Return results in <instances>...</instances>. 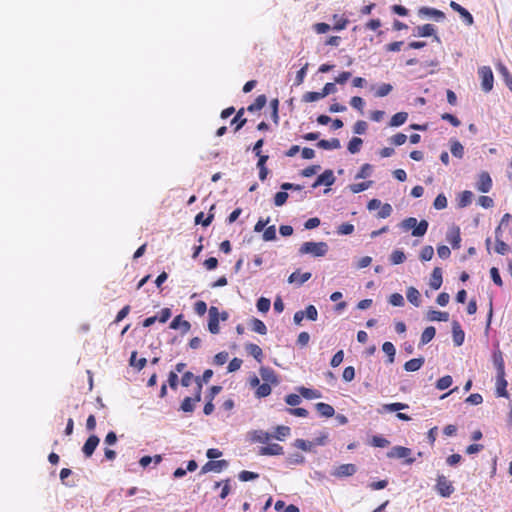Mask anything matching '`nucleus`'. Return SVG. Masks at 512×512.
<instances>
[{
    "instance_id": "f257e3e1",
    "label": "nucleus",
    "mask_w": 512,
    "mask_h": 512,
    "mask_svg": "<svg viewBox=\"0 0 512 512\" xmlns=\"http://www.w3.org/2000/svg\"><path fill=\"white\" fill-rule=\"evenodd\" d=\"M327 251L326 242H304L299 249L300 254H311L315 257H322L326 255Z\"/></svg>"
},
{
    "instance_id": "f03ea898",
    "label": "nucleus",
    "mask_w": 512,
    "mask_h": 512,
    "mask_svg": "<svg viewBox=\"0 0 512 512\" xmlns=\"http://www.w3.org/2000/svg\"><path fill=\"white\" fill-rule=\"evenodd\" d=\"M402 227L406 230L412 229V235L420 237L426 234L428 222L426 220H421L418 223L416 218L409 217L402 221Z\"/></svg>"
},
{
    "instance_id": "7ed1b4c3",
    "label": "nucleus",
    "mask_w": 512,
    "mask_h": 512,
    "mask_svg": "<svg viewBox=\"0 0 512 512\" xmlns=\"http://www.w3.org/2000/svg\"><path fill=\"white\" fill-rule=\"evenodd\" d=\"M197 381V389L194 398L186 397L181 403V410L184 412H193L195 403L201 400L202 383L199 379Z\"/></svg>"
},
{
    "instance_id": "20e7f679",
    "label": "nucleus",
    "mask_w": 512,
    "mask_h": 512,
    "mask_svg": "<svg viewBox=\"0 0 512 512\" xmlns=\"http://www.w3.org/2000/svg\"><path fill=\"white\" fill-rule=\"evenodd\" d=\"M481 78V86L485 92H489L493 88L494 76L490 67L483 66L478 71Z\"/></svg>"
},
{
    "instance_id": "39448f33",
    "label": "nucleus",
    "mask_w": 512,
    "mask_h": 512,
    "mask_svg": "<svg viewBox=\"0 0 512 512\" xmlns=\"http://www.w3.org/2000/svg\"><path fill=\"white\" fill-rule=\"evenodd\" d=\"M436 490L442 497H449L454 492L452 482L444 475H438L436 480Z\"/></svg>"
},
{
    "instance_id": "423d86ee",
    "label": "nucleus",
    "mask_w": 512,
    "mask_h": 512,
    "mask_svg": "<svg viewBox=\"0 0 512 512\" xmlns=\"http://www.w3.org/2000/svg\"><path fill=\"white\" fill-rule=\"evenodd\" d=\"M411 455V449L404 446H394L388 453V458H406L405 463L411 465L415 459L409 457Z\"/></svg>"
},
{
    "instance_id": "0eeeda50",
    "label": "nucleus",
    "mask_w": 512,
    "mask_h": 512,
    "mask_svg": "<svg viewBox=\"0 0 512 512\" xmlns=\"http://www.w3.org/2000/svg\"><path fill=\"white\" fill-rule=\"evenodd\" d=\"M219 317L220 313L218 311V308L215 306L210 307L208 329L212 334H218L220 331Z\"/></svg>"
},
{
    "instance_id": "6e6552de",
    "label": "nucleus",
    "mask_w": 512,
    "mask_h": 512,
    "mask_svg": "<svg viewBox=\"0 0 512 512\" xmlns=\"http://www.w3.org/2000/svg\"><path fill=\"white\" fill-rule=\"evenodd\" d=\"M228 461L226 460H210L205 463L201 468V473H207L210 471L221 472L223 469L228 467Z\"/></svg>"
},
{
    "instance_id": "1a4fd4ad",
    "label": "nucleus",
    "mask_w": 512,
    "mask_h": 512,
    "mask_svg": "<svg viewBox=\"0 0 512 512\" xmlns=\"http://www.w3.org/2000/svg\"><path fill=\"white\" fill-rule=\"evenodd\" d=\"M99 442L100 439L97 435H91L88 437V439L86 440L82 447V452L85 455V457L89 458L93 455L94 451L99 445Z\"/></svg>"
},
{
    "instance_id": "9d476101",
    "label": "nucleus",
    "mask_w": 512,
    "mask_h": 512,
    "mask_svg": "<svg viewBox=\"0 0 512 512\" xmlns=\"http://www.w3.org/2000/svg\"><path fill=\"white\" fill-rule=\"evenodd\" d=\"M259 372L264 383H268L270 385H277L279 383L278 376L272 368L261 367Z\"/></svg>"
},
{
    "instance_id": "9b49d317",
    "label": "nucleus",
    "mask_w": 512,
    "mask_h": 512,
    "mask_svg": "<svg viewBox=\"0 0 512 512\" xmlns=\"http://www.w3.org/2000/svg\"><path fill=\"white\" fill-rule=\"evenodd\" d=\"M477 190L482 193H487L492 188V179L487 172H482L477 181Z\"/></svg>"
},
{
    "instance_id": "f8f14e48",
    "label": "nucleus",
    "mask_w": 512,
    "mask_h": 512,
    "mask_svg": "<svg viewBox=\"0 0 512 512\" xmlns=\"http://www.w3.org/2000/svg\"><path fill=\"white\" fill-rule=\"evenodd\" d=\"M335 182V177L332 170H325L321 175H319L312 185L313 188H316L320 185L331 186Z\"/></svg>"
},
{
    "instance_id": "ddd939ff",
    "label": "nucleus",
    "mask_w": 512,
    "mask_h": 512,
    "mask_svg": "<svg viewBox=\"0 0 512 512\" xmlns=\"http://www.w3.org/2000/svg\"><path fill=\"white\" fill-rule=\"evenodd\" d=\"M446 238L454 249L460 248L461 234L460 228L458 226L451 227L447 233Z\"/></svg>"
},
{
    "instance_id": "4468645a",
    "label": "nucleus",
    "mask_w": 512,
    "mask_h": 512,
    "mask_svg": "<svg viewBox=\"0 0 512 512\" xmlns=\"http://www.w3.org/2000/svg\"><path fill=\"white\" fill-rule=\"evenodd\" d=\"M283 453V447L277 443L268 444L267 446H263L259 449V455L262 456L282 455Z\"/></svg>"
},
{
    "instance_id": "2eb2a0df",
    "label": "nucleus",
    "mask_w": 512,
    "mask_h": 512,
    "mask_svg": "<svg viewBox=\"0 0 512 512\" xmlns=\"http://www.w3.org/2000/svg\"><path fill=\"white\" fill-rule=\"evenodd\" d=\"M356 470L357 469L354 464H342L339 467H337L335 472H333V475L336 477L352 476L356 473Z\"/></svg>"
},
{
    "instance_id": "dca6fc26",
    "label": "nucleus",
    "mask_w": 512,
    "mask_h": 512,
    "mask_svg": "<svg viewBox=\"0 0 512 512\" xmlns=\"http://www.w3.org/2000/svg\"><path fill=\"white\" fill-rule=\"evenodd\" d=\"M170 328L171 329H182L183 333H187L190 330L191 325L188 321L183 319L182 315H178L170 323Z\"/></svg>"
},
{
    "instance_id": "f3484780",
    "label": "nucleus",
    "mask_w": 512,
    "mask_h": 512,
    "mask_svg": "<svg viewBox=\"0 0 512 512\" xmlns=\"http://www.w3.org/2000/svg\"><path fill=\"white\" fill-rule=\"evenodd\" d=\"M452 332H453V341L456 346H461L464 342L465 334L461 329L460 324L457 321H454L452 324Z\"/></svg>"
},
{
    "instance_id": "a211bd4d",
    "label": "nucleus",
    "mask_w": 512,
    "mask_h": 512,
    "mask_svg": "<svg viewBox=\"0 0 512 512\" xmlns=\"http://www.w3.org/2000/svg\"><path fill=\"white\" fill-rule=\"evenodd\" d=\"M495 234H496L495 252L500 255H505L509 250V246L504 241H502L500 239L501 226H498L496 228Z\"/></svg>"
},
{
    "instance_id": "6ab92c4d",
    "label": "nucleus",
    "mask_w": 512,
    "mask_h": 512,
    "mask_svg": "<svg viewBox=\"0 0 512 512\" xmlns=\"http://www.w3.org/2000/svg\"><path fill=\"white\" fill-rule=\"evenodd\" d=\"M245 349L249 353V355H251L257 362H262L263 351L257 344L248 343L246 344Z\"/></svg>"
},
{
    "instance_id": "aec40b11",
    "label": "nucleus",
    "mask_w": 512,
    "mask_h": 512,
    "mask_svg": "<svg viewBox=\"0 0 512 512\" xmlns=\"http://www.w3.org/2000/svg\"><path fill=\"white\" fill-rule=\"evenodd\" d=\"M442 282V270L439 267H435L431 275L430 287L434 290H438L441 287Z\"/></svg>"
},
{
    "instance_id": "412c9836",
    "label": "nucleus",
    "mask_w": 512,
    "mask_h": 512,
    "mask_svg": "<svg viewBox=\"0 0 512 512\" xmlns=\"http://www.w3.org/2000/svg\"><path fill=\"white\" fill-rule=\"evenodd\" d=\"M493 364L496 368L497 375L505 374V363H504L502 352L500 350L494 351Z\"/></svg>"
},
{
    "instance_id": "4be33fe9",
    "label": "nucleus",
    "mask_w": 512,
    "mask_h": 512,
    "mask_svg": "<svg viewBox=\"0 0 512 512\" xmlns=\"http://www.w3.org/2000/svg\"><path fill=\"white\" fill-rule=\"evenodd\" d=\"M317 147L325 150L339 149L341 147L340 141L337 138H332L330 140H320L317 142Z\"/></svg>"
},
{
    "instance_id": "5701e85b",
    "label": "nucleus",
    "mask_w": 512,
    "mask_h": 512,
    "mask_svg": "<svg viewBox=\"0 0 512 512\" xmlns=\"http://www.w3.org/2000/svg\"><path fill=\"white\" fill-rule=\"evenodd\" d=\"M507 381L505 380V374H498L496 380V392L500 397H507L508 393L506 390Z\"/></svg>"
},
{
    "instance_id": "b1692460",
    "label": "nucleus",
    "mask_w": 512,
    "mask_h": 512,
    "mask_svg": "<svg viewBox=\"0 0 512 512\" xmlns=\"http://www.w3.org/2000/svg\"><path fill=\"white\" fill-rule=\"evenodd\" d=\"M315 408L321 416L326 417V418L332 417L335 413L334 408L330 404H327L324 402L317 403L315 405Z\"/></svg>"
},
{
    "instance_id": "393cba45",
    "label": "nucleus",
    "mask_w": 512,
    "mask_h": 512,
    "mask_svg": "<svg viewBox=\"0 0 512 512\" xmlns=\"http://www.w3.org/2000/svg\"><path fill=\"white\" fill-rule=\"evenodd\" d=\"M310 278H311L310 272H305L303 274H300L299 271H295L289 276L288 282L289 283H297L298 285H302L303 283L308 281Z\"/></svg>"
},
{
    "instance_id": "a878e982",
    "label": "nucleus",
    "mask_w": 512,
    "mask_h": 512,
    "mask_svg": "<svg viewBox=\"0 0 512 512\" xmlns=\"http://www.w3.org/2000/svg\"><path fill=\"white\" fill-rule=\"evenodd\" d=\"M230 482H231V480L229 478L222 480V481L215 482L214 489L221 487V492L219 495V497L221 499H225L229 495V493L231 491Z\"/></svg>"
},
{
    "instance_id": "bb28decb",
    "label": "nucleus",
    "mask_w": 512,
    "mask_h": 512,
    "mask_svg": "<svg viewBox=\"0 0 512 512\" xmlns=\"http://www.w3.org/2000/svg\"><path fill=\"white\" fill-rule=\"evenodd\" d=\"M450 151H451L452 155L456 158L462 159L464 156V147L456 139L450 140Z\"/></svg>"
},
{
    "instance_id": "cd10ccee",
    "label": "nucleus",
    "mask_w": 512,
    "mask_h": 512,
    "mask_svg": "<svg viewBox=\"0 0 512 512\" xmlns=\"http://www.w3.org/2000/svg\"><path fill=\"white\" fill-rule=\"evenodd\" d=\"M424 364V358H413L404 364V369L408 372H414L419 370Z\"/></svg>"
},
{
    "instance_id": "c85d7f7f",
    "label": "nucleus",
    "mask_w": 512,
    "mask_h": 512,
    "mask_svg": "<svg viewBox=\"0 0 512 512\" xmlns=\"http://www.w3.org/2000/svg\"><path fill=\"white\" fill-rule=\"evenodd\" d=\"M408 119V113L407 112H398L394 114L391 119L389 125L391 127H399L403 125Z\"/></svg>"
},
{
    "instance_id": "c756f323",
    "label": "nucleus",
    "mask_w": 512,
    "mask_h": 512,
    "mask_svg": "<svg viewBox=\"0 0 512 512\" xmlns=\"http://www.w3.org/2000/svg\"><path fill=\"white\" fill-rule=\"evenodd\" d=\"M406 296L408 301L413 304L414 306L418 307L421 303L420 301V293L419 291L414 287H409L406 292Z\"/></svg>"
},
{
    "instance_id": "7c9ffc66",
    "label": "nucleus",
    "mask_w": 512,
    "mask_h": 512,
    "mask_svg": "<svg viewBox=\"0 0 512 512\" xmlns=\"http://www.w3.org/2000/svg\"><path fill=\"white\" fill-rule=\"evenodd\" d=\"M436 334V329L433 326L426 327L424 331L422 332L421 339H420V345H426L429 343Z\"/></svg>"
},
{
    "instance_id": "2f4dec72",
    "label": "nucleus",
    "mask_w": 512,
    "mask_h": 512,
    "mask_svg": "<svg viewBox=\"0 0 512 512\" xmlns=\"http://www.w3.org/2000/svg\"><path fill=\"white\" fill-rule=\"evenodd\" d=\"M214 209V205H212L210 211ZM214 219V214L210 212L206 218H204V213L200 212L195 217V223L196 224H202L203 226L207 227L209 226Z\"/></svg>"
},
{
    "instance_id": "473e14b6",
    "label": "nucleus",
    "mask_w": 512,
    "mask_h": 512,
    "mask_svg": "<svg viewBox=\"0 0 512 512\" xmlns=\"http://www.w3.org/2000/svg\"><path fill=\"white\" fill-rule=\"evenodd\" d=\"M333 21H334L333 29L337 30V31L345 29L349 23L348 18H346L343 15L340 16L338 14L333 15Z\"/></svg>"
},
{
    "instance_id": "72a5a7b5",
    "label": "nucleus",
    "mask_w": 512,
    "mask_h": 512,
    "mask_svg": "<svg viewBox=\"0 0 512 512\" xmlns=\"http://www.w3.org/2000/svg\"><path fill=\"white\" fill-rule=\"evenodd\" d=\"M290 432L291 430L288 426L279 425L275 428L274 434L271 436L282 441L290 435Z\"/></svg>"
},
{
    "instance_id": "f704fd0d",
    "label": "nucleus",
    "mask_w": 512,
    "mask_h": 512,
    "mask_svg": "<svg viewBox=\"0 0 512 512\" xmlns=\"http://www.w3.org/2000/svg\"><path fill=\"white\" fill-rule=\"evenodd\" d=\"M298 391L300 395L306 399H317L321 397V393L316 389L300 387Z\"/></svg>"
},
{
    "instance_id": "c9c22d12",
    "label": "nucleus",
    "mask_w": 512,
    "mask_h": 512,
    "mask_svg": "<svg viewBox=\"0 0 512 512\" xmlns=\"http://www.w3.org/2000/svg\"><path fill=\"white\" fill-rule=\"evenodd\" d=\"M408 408H409L408 404L401 403V402L384 404L382 407V409L384 411H388V412H400L401 410H405Z\"/></svg>"
},
{
    "instance_id": "e433bc0d",
    "label": "nucleus",
    "mask_w": 512,
    "mask_h": 512,
    "mask_svg": "<svg viewBox=\"0 0 512 512\" xmlns=\"http://www.w3.org/2000/svg\"><path fill=\"white\" fill-rule=\"evenodd\" d=\"M473 193L465 190L458 197V206L464 208L472 202Z\"/></svg>"
},
{
    "instance_id": "4c0bfd02",
    "label": "nucleus",
    "mask_w": 512,
    "mask_h": 512,
    "mask_svg": "<svg viewBox=\"0 0 512 512\" xmlns=\"http://www.w3.org/2000/svg\"><path fill=\"white\" fill-rule=\"evenodd\" d=\"M428 319L430 321H448L449 320V313L448 312H442V311H436L432 310L428 313Z\"/></svg>"
},
{
    "instance_id": "58836bf2",
    "label": "nucleus",
    "mask_w": 512,
    "mask_h": 512,
    "mask_svg": "<svg viewBox=\"0 0 512 512\" xmlns=\"http://www.w3.org/2000/svg\"><path fill=\"white\" fill-rule=\"evenodd\" d=\"M266 102H267L266 96L264 94L259 95L255 99V101L248 107V111L253 112V111L261 110L266 105Z\"/></svg>"
},
{
    "instance_id": "ea45409f",
    "label": "nucleus",
    "mask_w": 512,
    "mask_h": 512,
    "mask_svg": "<svg viewBox=\"0 0 512 512\" xmlns=\"http://www.w3.org/2000/svg\"><path fill=\"white\" fill-rule=\"evenodd\" d=\"M130 365L137 368L139 371L142 370L145 366H146V363H147V360L146 358H139L137 359V352L136 351H133L131 353V357H130Z\"/></svg>"
},
{
    "instance_id": "a19ab883",
    "label": "nucleus",
    "mask_w": 512,
    "mask_h": 512,
    "mask_svg": "<svg viewBox=\"0 0 512 512\" xmlns=\"http://www.w3.org/2000/svg\"><path fill=\"white\" fill-rule=\"evenodd\" d=\"M435 33V27L432 24H425L423 26L417 27V36L420 37H429Z\"/></svg>"
},
{
    "instance_id": "79ce46f5",
    "label": "nucleus",
    "mask_w": 512,
    "mask_h": 512,
    "mask_svg": "<svg viewBox=\"0 0 512 512\" xmlns=\"http://www.w3.org/2000/svg\"><path fill=\"white\" fill-rule=\"evenodd\" d=\"M272 436L263 430H256L252 434V440L259 443H267Z\"/></svg>"
},
{
    "instance_id": "37998d69",
    "label": "nucleus",
    "mask_w": 512,
    "mask_h": 512,
    "mask_svg": "<svg viewBox=\"0 0 512 512\" xmlns=\"http://www.w3.org/2000/svg\"><path fill=\"white\" fill-rule=\"evenodd\" d=\"M252 330L258 334L265 335L267 333V327L263 321L257 318L251 320Z\"/></svg>"
},
{
    "instance_id": "c03bdc74",
    "label": "nucleus",
    "mask_w": 512,
    "mask_h": 512,
    "mask_svg": "<svg viewBox=\"0 0 512 512\" xmlns=\"http://www.w3.org/2000/svg\"><path fill=\"white\" fill-rule=\"evenodd\" d=\"M243 114H244V109L242 108L237 112V114L231 121V124L235 125V131L240 130L245 125V123L247 121L245 118L242 117Z\"/></svg>"
},
{
    "instance_id": "a18cd8bd",
    "label": "nucleus",
    "mask_w": 512,
    "mask_h": 512,
    "mask_svg": "<svg viewBox=\"0 0 512 512\" xmlns=\"http://www.w3.org/2000/svg\"><path fill=\"white\" fill-rule=\"evenodd\" d=\"M420 13L425 14L427 16H432L436 20H441V19H444V17H445V14L442 11L434 9V8H427V7L421 8Z\"/></svg>"
},
{
    "instance_id": "49530a36",
    "label": "nucleus",
    "mask_w": 512,
    "mask_h": 512,
    "mask_svg": "<svg viewBox=\"0 0 512 512\" xmlns=\"http://www.w3.org/2000/svg\"><path fill=\"white\" fill-rule=\"evenodd\" d=\"M382 350H383V352L386 355H388L389 363H393L394 362L395 353H396V350H395V347H394L393 343H391V342H384L383 345H382Z\"/></svg>"
},
{
    "instance_id": "de8ad7c7",
    "label": "nucleus",
    "mask_w": 512,
    "mask_h": 512,
    "mask_svg": "<svg viewBox=\"0 0 512 512\" xmlns=\"http://www.w3.org/2000/svg\"><path fill=\"white\" fill-rule=\"evenodd\" d=\"M362 139L359 137H353L348 143V151L352 154H355L360 151L362 146Z\"/></svg>"
},
{
    "instance_id": "09e8293b",
    "label": "nucleus",
    "mask_w": 512,
    "mask_h": 512,
    "mask_svg": "<svg viewBox=\"0 0 512 512\" xmlns=\"http://www.w3.org/2000/svg\"><path fill=\"white\" fill-rule=\"evenodd\" d=\"M372 185V181H365L361 183H354L349 186V189L352 193H360L362 191L367 190Z\"/></svg>"
},
{
    "instance_id": "8fccbe9b",
    "label": "nucleus",
    "mask_w": 512,
    "mask_h": 512,
    "mask_svg": "<svg viewBox=\"0 0 512 512\" xmlns=\"http://www.w3.org/2000/svg\"><path fill=\"white\" fill-rule=\"evenodd\" d=\"M271 394V385L268 383L260 384L257 390L255 391V395L258 398H264Z\"/></svg>"
},
{
    "instance_id": "3c124183",
    "label": "nucleus",
    "mask_w": 512,
    "mask_h": 512,
    "mask_svg": "<svg viewBox=\"0 0 512 512\" xmlns=\"http://www.w3.org/2000/svg\"><path fill=\"white\" fill-rule=\"evenodd\" d=\"M452 377L450 375H446L438 379L436 383V388L439 390H445L452 385Z\"/></svg>"
},
{
    "instance_id": "603ef678",
    "label": "nucleus",
    "mask_w": 512,
    "mask_h": 512,
    "mask_svg": "<svg viewBox=\"0 0 512 512\" xmlns=\"http://www.w3.org/2000/svg\"><path fill=\"white\" fill-rule=\"evenodd\" d=\"M270 305H271L270 299L265 298V297H260L256 303L258 311H260L262 313L268 312L270 309Z\"/></svg>"
},
{
    "instance_id": "864d4df0",
    "label": "nucleus",
    "mask_w": 512,
    "mask_h": 512,
    "mask_svg": "<svg viewBox=\"0 0 512 512\" xmlns=\"http://www.w3.org/2000/svg\"><path fill=\"white\" fill-rule=\"evenodd\" d=\"M324 98L322 93L321 92H314V91H310V92H306L303 97H302V100L306 103H309V102H315V101H318L320 99Z\"/></svg>"
},
{
    "instance_id": "5fc2aeb1",
    "label": "nucleus",
    "mask_w": 512,
    "mask_h": 512,
    "mask_svg": "<svg viewBox=\"0 0 512 512\" xmlns=\"http://www.w3.org/2000/svg\"><path fill=\"white\" fill-rule=\"evenodd\" d=\"M406 256L403 251L395 250L390 256L391 263L394 265L401 264L405 261Z\"/></svg>"
},
{
    "instance_id": "6e6d98bb",
    "label": "nucleus",
    "mask_w": 512,
    "mask_h": 512,
    "mask_svg": "<svg viewBox=\"0 0 512 512\" xmlns=\"http://www.w3.org/2000/svg\"><path fill=\"white\" fill-rule=\"evenodd\" d=\"M433 255H434L433 247L430 245H427L421 249L420 259H421V261H429L432 259Z\"/></svg>"
},
{
    "instance_id": "4d7b16f0",
    "label": "nucleus",
    "mask_w": 512,
    "mask_h": 512,
    "mask_svg": "<svg viewBox=\"0 0 512 512\" xmlns=\"http://www.w3.org/2000/svg\"><path fill=\"white\" fill-rule=\"evenodd\" d=\"M390 444L389 440L382 436H373L371 439V445L374 447L385 448Z\"/></svg>"
},
{
    "instance_id": "13d9d810",
    "label": "nucleus",
    "mask_w": 512,
    "mask_h": 512,
    "mask_svg": "<svg viewBox=\"0 0 512 512\" xmlns=\"http://www.w3.org/2000/svg\"><path fill=\"white\" fill-rule=\"evenodd\" d=\"M433 206L437 210L445 209L447 207V198H446V196L444 194H442V193L439 194L435 198Z\"/></svg>"
},
{
    "instance_id": "bf43d9fd",
    "label": "nucleus",
    "mask_w": 512,
    "mask_h": 512,
    "mask_svg": "<svg viewBox=\"0 0 512 512\" xmlns=\"http://www.w3.org/2000/svg\"><path fill=\"white\" fill-rule=\"evenodd\" d=\"M288 196L289 195L285 190L277 192L274 196V204L278 207L284 205L288 199Z\"/></svg>"
},
{
    "instance_id": "052dcab7",
    "label": "nucleus",
    "mask_w": 512,
    "mask_h": 512,
    "mask_svg": "<svg viewBox=\"0 0 512 512\" xmlns=\"http://www.w3.org/2000/svg\"><path fill=\"white\" fill-rule=\"evenodd\" d=\"M377 214L378 218H387L392 214V206L389 203L381 204Z\"/></svg>"
},
{
    "instance_id": "680f3d73",
    "label": "nucleus",
    "mask_w": 512,
    "mask_h": 512,
    "mask_svg": "<svg viewBox=\"0 0 512 512\" xmlns=\"http://www.w3.org/2000/svg\"><path fill=\"white\" fill-rule=\"evenodd\" d=\"M286 411L293 416L296 417H307L309 415V412L305 408H299V407H293V408H287Z\"/></svg>"
},
{
    "instance_id": "e2e57ef3",
    "label": "nucleus",
    "mask_w": 512,
    "mask_h": 512,
    "mask_svg": "<svg viewBox=\"0 0 512 512\" xmlns=\"http://www.w3.org/2000/svg\"><path fill=\"white\" fill-rule=\"evenodd\" d=\"M390 143L395 146H401L407 141V135L404 133H397L389 139Z\"/></svg>"
},
{
    "instance_id": "0e129e2a",
    "label": "nucleus",
    "mask_w": 512,
    "mask_h": 512,
    "mask_svg": "<svg viewBox=\"0 0 512 512\" xmlns=\"http://www.w3.org/2000/svg\"><path fill=\"white\" fill-rule=\"evenodd\" d=\"M276 239V228L274 225L268 226L263 232L264 241H273Z\"/></svg>"
},
{
    "instance_id": "69168bd1",
    "label": "nucleus",
    "mask_w": 512,
    "mask_h": 512,
    "mask_svg": "<svg viewBox=\"0 0 512 512\" xmlns=\"http://www.w3.org/2000/svg\"><path fill=\"white\" fill-rule=\"evenodd\" d=\"M301 395L298 394H288L285 397V402L291 406V408L296 407L301 403Z\"/></svg>"
},
{
    "instance_id": "338daca9",
    "label": "nucleus",
    "mask_w": 512,
    "mask_h": 512,
    "mask_svg": "<svg viewBox=\"0 0 512 512\" xmlns=\"http://www.w3.org/2000/svg\"><path fill=\"white\" fill-rule=\"evenodd\" d=\"M240 481L247 482L250 480H255L259 477V475L255 472L243 470L238 475Z\"/></svg>"
},
{
    "instance_id": "774afa93",
    "label": "nucleus",
    "mask_w": 512,
    "mask_h": 512,
    "mask_svg": "<svg viewBox=\"0 0 512 512\" xmlns=\"http://www.w3.org/2000/svg\"><path fill=\"white\" fill-rule=\"evenodd\" d=\"M350 105L354 108L363 113V108L365 105L364 100L359 96H354L350 100Z\"/></svg>"
}]
</instances>
